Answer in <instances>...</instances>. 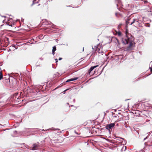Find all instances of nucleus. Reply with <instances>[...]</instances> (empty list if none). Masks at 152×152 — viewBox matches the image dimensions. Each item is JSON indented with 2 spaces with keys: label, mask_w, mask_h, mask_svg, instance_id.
Masks as SVG:
<instances>
[{
  "label": "nucleus",
  "mask_w": 152,
  "mask_h": 152,
  "mask_svg": "<svg viewBox=\"0 0 152 152\" xmlns=\"http://www.w3.org/2000/svg\"><path fill=\"white\" fill-rule=\"evenodd\" d=\"M126 37L125 38H122V42L124 45H126L129 44L128 46L126 48V50H131V48L133 46V37L131 34L127 33L126 32Z\"/></svg>",
  "instance_id": "nucleus-1"
},
{
  "label": "nucleus",
  "mask_w": 152,
  "mask_h": 152,
  "mask_svg": "<svg viewBox=\"0 0 152 152\" xmlns=\"http://www.w3.org/2000/svg\"><path fill=\"white\" fill-rule=\"evenodd\" d=\"M132 16H130L129 17H125V20H126V24L127 25H131L135 23L136 22L139 21L138 18H133V17Z\"/></svg>",
  "instance_id": "nucleus-2"
},
{
  "label": "nucleus",
  "mask_w": 152,
  "mask_h": 152,
  "mask_svg": "<svg viewBox=\"0 0 152 152\" xmlns=\"http://www.w3.org/2000/svg\"><path fill=\"white\" fill-rule=\"evenodd\" d=\"M115 124L114 123H110V124H107L106 125L105 128L110 132V130L112 129L114 126Z\"/></svg>",
  "instance_id": "nucleus-3"
},
{
  "label": "nucleus",
  "mask_w": 152,
  "mask_h": 152,
  "mask_svg": "<svg viewBox=\"0 0 152 152\" xmlns=\"http://www.w3.org/2000/svg\"><path fill=\"white\" fill-rule=\"evenodd\" d=\"M40 94L39 89L38 88L34 89L32 90V95L35 96Z\"/></svg>",
  "instance_id": "nucleus-4"
},
{
  "label": "nucleus",
  "mask_w": 152,
  "mask_h": 152,
  "mask_svg": "<svg viewBox=\"0 0 152 152\" xmlns=\"http://www.w3.org/2000/svg\"><path fill=\"white\" fill-rule=\"evenodd\" d=\"M99 66V65H97L96 66H92L91 67L90 69H89L88 71V73H87V75H90V74L91 72L93 70L95 69V68H96V67H98Z\"/></svg>",
  "instance_id": "nucleus-5"
},
{
  "label": "nucleus",
  "mask_w": 152,
  "mask_h": 152,
  "mask_svg": "<svg viewBox=\"0 0 152 152\" xmlns=\"http://www.w3.org/2000/svg\"><path fill=\"white\" fill-rule=\"evenodd\" d=\"M97 49L96 51H97L99 53H103L102 51L100 50L101 46L99 44H98L96 46Z\"/></svg>",
  "instance_id": "nucleus-6"
},
{
  "label": "nucleus",
  "mask_w": 152,
  "mask_h": 152,
  "mask_svg": "<svg viewBox=\"0 0 152 152\" xmlns=\"http://www.w3.org/2000/svg\"><path fill=\"white\" fill-rule=\"evenodd\" d=\"M119 139H120L121 140V142H121L122 143L123 145H125L126 143V141L125 140L124 138H118Z\"/></svg>",
  "instance_id": "nucleus-7"
},
{
  "label": "nucleus",
  "mask_w": 152,
  "mask_h": 152,
  "mask_svg": "<svg viewBox=\"0 0 152 152\" xmlns=\"http://www.w3.org/2000/svg\"><path fill=\"white\" fill-rule=\"evenodd\" d=\"M32 148L31 149L32 150H35L37 149V148L38 145L36 144H34L32 145Z\"/></svg>",
  "instance_id": "nucleus-8"
},
{
  "label": "nucleus",
  "mask_w": 152,
  "mask_h": 152,
  "mask_svg": "<svg viewBox=\"0 0 152 152\" xmlns=\"http://www.w3.org/2000/svg\"><path fill=\"white\" fill-rule=\"evenodd\" d=\"M78 78V77H74L73 78H72L69 79L66 81V82H68L70 81H72L75 80H77Z\"/></svg>",
  "instance_id": "nucleus-9"
},
{
  "label": "nucleus",
  "mask_w": 152,
  "mask_h": 152,
  "mask_svg": "<svg viewBox=\"0 0 152 152\" xmlns=\"http://www.w3.org/2000/svg\"><path fill=\"white\" fill-rule=\"evenodd\" d=\"M126 146H124V145H123L121 149V152L125 151L126 149Z\"/></svg>",
  "instance_id": "nucleus-10"
},
{
  "label": "nucleus",
  "mask_w": 152,
  "mask_h": 152,
  "mask_svg": "<svg viewBox=\"0 0 152 152\" xmlns=\"http://www.w3.org/2000/svg\"><path fill=\"white\" fill-rule=\"evenodd\" d=\"M121 0H116L115 2L116 3V6L118 7V4H119L120 3Z\"/></svg>",
  "instance_id": "nucleus-11"
},
{
  "label": "nucleus",
  "mask_w": 152,
  "mask_h": 152,
  "mask_svg": "<svg viewBox=\"0 0 152 152\" xmlns=\"http://www.w3.org/2000/svg\"><path fill=\"white\" fill-rule=\"evenodd\" d=\"M56 47L55 46H54L53 47V49H52V51H53H53L55 52V51H56Z\"/></svg>",
  "instance_id": "nucleus-12"
},
{
  "label": "nucleus",
  "mask_w": 152,
  "mask_h": 152,
  "mask_svg": "<svg viewBox=\"0 0 152 152\" xmlns=\"http://www.w3.org/2000/svg\"><path fill=\"white\" fill-rule=\"evenodd\" d=\"M38 2V1L37 2V3ZM37 2H36V0H33V3L31 5V6H33V5L36 3Z\"/></svg>",
  "instance_id": "nucleus-13"
},
{
  "label": "nucleus",
  "mask_w": 152,
  "mask_h": 152,
  "mask_svg": "<svg viewBox=\"0 0 152 152\" xmlns=\"http://www.w3.org/2000/svg\"><path fill=\"white\" fill-rule=\"evenodd\" d=\"M92 48L93 50L96 51L97 49L96 46V47L95 46L94 47H92Z\"/></svg>",
  "instance_id": "nucleus-14"
},
{
  "label": "nucleus",
  "mask_w": 152,
  "mask_h": 152,
  "mask_svg": "<svg viewBox=\"0 0 152 152\" xmlns=\"http://www.w3.org/2000/svg\"><path fill=\"white\" fill-rule=\"evenodd\" d=\"M115 137V139H117V140L119 141L120 142H121V140L120 139H119V138H120V137Z\"/></svg>",
  "instance_id": "nucleus-15"
},
{
  "label": "nucleus",
  "mask_w": 152,
  "mask_h": 152,
  "mask_svg": "<svg viewBox=\"0 0 152 152\" xmlns=\"http://www.w3.org/2000/svg\"><path fill=\"white\" fill-rule=\"evenodd\" d=\"M3 77V75L2 73H0V80L2 79Z\"/></svg>",
  "instance_id": "nucleus-16"
},
{
  "label": "nucleus",
  "mask_w": 152,
  "mask_h": 152,
  "mask_svg": "<svg viewBox=\"0 0 152 152\" xmlns=\"http://www.w3.org/2000/svg\"><path fill=\"white\" fill-rule=\"evenodd\" d=\"M118 36H121V33L120 31H118Z\"/></svg>",
  "instance_id": "nucleus-17"
},
{
  "label": "nucleus",
  "mask_w": 152,
  "mask_h": 152,
  "mask_svg": "<svg viewBox=\"0 0 152 152\" xmlns=\"http://www.w3.org/2000/svg\"><path fill=\"white\" fill-rule=\"evenodd\" d=\"M74 132L75 134H80V133L77 132L76 131H75V130Z\"/></svg>",
  "instance_id": "nucleus-18"
},
{
  "label": "nucleus",
  "mask_w": 152,
  "mask_h": 152,
  "mask_svg": "<svg viewBox=\"0 0 152 152\" xmlns=\"http://www.w3.org/2000/svg\"><path fill=\"white\" fill-rule=\"evenodd\" d=\"M42 37V36H39V39H42L43 37Z\"/></svg>",
  "instance_id": "nucleus-19"
},
{
  "label": "nucleus",
  "mask_w": 152,
  "mask_h": 152,
  "mask_svg": "<svg viewBox=\"0 0 152 152\" xmlns=\"http://www.w3.org/2000/svg\"><path fill=\"white\" fill-rule=\"evenodd\" d=\"M139 21H138L137 22H136V23H135L136 24V25L137 24H140V23L139 22Z\"/></svg>",
  "instance_id": "nucleus-20"
},
{
  "label": "nucleus",
  "mask_w": 152,
  "mask_h": 152,
  "mask_svg": "<svg viewBox=\"0 0 152 152\" xmlns=\"http://www.w3.org/2000/svg\"><path fill=\"white\" fill-rule=\"evenodd\" d=\"M52 53L53 54V55H54L55 53L54 51H52Z\"/></svg>",
  "instance_id": "nucleus-21"
},
{
  "label": "nucleus",
  "mask_w": 152,
  "mask_h": 152,
  "mask_svg": "<svg viewBox=\"0 0 152 152\" xmlns=\"http://www.w3.org/2000/svg\"><path fill=\"white\" fill-rule=\"evenodd\" d=\"M43 58L42 57H41L39 58V59L41 60H43Z\"/></svg>",
  "instance_id": "nucleus-22"
},
{
  "label": "nucleus",
  "mask_w": 152,
  "mask_h": 152,
  "mask_svg": "<svg viewBox=\"0 0 152 152\" xmlns=\"http://www.w3.org/2000/svg\"><path fill=\"white\" fill-rule=\"evenodd\" d=\"M55 60L56 61V62L57 63L58 62V60L56 58L55 59Z\"/></svg>",
  "instance_id": "nucleus-23"
},
{
  "label": "nucleus",
  "mask_w": 152,
  "mask_h": 152,
  "mask_svg": "<svg viewBox=\"0 0 152 152\" xmlns=\"http://www.w3.org/2000/svg\"><path fill=\"white\" fill-rule=\"evenodd\" d=\"M45 20L46 22H47L48 23V24H50V23H49V22H48V21L46 19Z\"/></svg>",
  "instance_id": "nucleus-24"
},
{
  "label": "nucleus",
  "mask_w": 152,
  "mask_h": 152,
  "mask_svg": "<svg viewBox=\"0 0 152 152\" xmlns=\"http://www.w3.org/2000/svg\"><path fill=\"white\" fill-rule=\"evenodd\" d=\"M149 68V69H150L151 71L152 72V68L150 67Z\"/></svg>",
  "instance_id": "nucleus-25"
},
{
  "label": "nucleus",
  "mask_w": 152,
  "mask_h": 152,
  "mask_svg": "<svg viewBox=\"0 0 152 152\" xmlns=\"http://www.w3.org/2000/svg\"><path fill=\"white\" fill-rule=\"evenodd\" d=\"M62 59V58H59L58 59V60L59 61H60V60H61V59Z\"/></svg>",
  "instance_id": "nucleus-26"
},
{
  "label": "nucleus",
  "mask_w": 152,
  "mask_h": 152,
  "mask_svg": "<svg viewBox=\"0 0 152 152\" xmlns=\"http://www.w3.org/2000/svg\"><path fill=\"white\" fill-rule=\"evenodd\" d=\"M17 133V131H14V134H15V133Z\"/></svg>",
  "instance_id": "nucleus-27"
},
{
  "label": "nucleus",
  "mask_w": 152,
  "mask_h": 152,
  "mask_svg": "<svg viewBox=\"0 0 152 152\" xmlns=\"http://www.w3.org/2000/svg\"><path fill=\"white\" fill-rule=\"evenodd\" d=\"M117 14H118V13H115V16H116L117 17H118V16H117Z\"/></svg>",
  "instance_id": "nucleus-28"
},
{
  "label": "nucleus",
  "mask_w": 152,
  "mask_h": 152,
  "mask_svg": "<svg viewBox=\"0 0 152 152\" xmlns=\"http://www.w3.org/2000/svg\"><path fill=\"white\" fill-rule=\"evenodd\" d=\"M121 25H122V24H120L118 25V27H120V26H121Z\"/></svg>",
  "instance_id": "nucleus-29"
},
{
  "label": "nucleus",
  "mask_w": 152,
  "mask_h": 152,
  "mask_svg": "<svg viewBox=\"0 0 152 152\" xmlns=\"http://www.w3.org/2000/svg\"><path fill=\"white\" fill-rule=\"evenodd\" d=\"M73 101L74 102H75V99H73Z\"/></svg>",
  "instance_id": "nucleus-30"
},
{
  "label": "nucleus",
  "mask_w": 152,
  "mask_h": 152,
  "mask_svg": "<svg viewBox=\"0 0 152 152\" xmlns=\"http://www.w3.org/2000/svg\"><path fill=\"white\" fill-rule=\"evenodd\" d=\"M147 137H146L145 138H144V140H145Z\"/></svg>",
  "instance_id": "nucleus-31"
},
{
  "label": "nucleus",
  "mask_w": 152,
  "mask_h": 152,
  "mask_svg": "<svg viewBox=\"0 0 152 152\" xmlns=\"http://www.w3.org/2000/svg\"><path fill=\"white\" fill-rule=\"evenodd\" d=\"M128 21V22H132V20H129Z\"/></svg>",
  "instance_id": "nucleus-32"
},
{
  "label": "nucleus",
  "mask_w": 152,
  "mask_h": 152,
  "mask_svg": "<svg viewBox=\"0 0 152 152\" xmlns=\"http://www.w3.org/2000/svg\"><path fill=\"white\" fill-rule=\"evenodd\" d=\"M34 44V42H31V44Z\"/></svg>",
  "instance_id": "nucleus-33"
},
{
  "label": "nucleus",
  "mask_w": 152,
  "mask_h": 152,
  "mask_svg": "<svg viewBox=\"0 0 152 152\" xmlns=\"http://www.w3.org/2000/svg\"><path fill=\"white\" fill-rule=\"evenodd\" d=\"M31 40V41L32 40H33V41H34V39H32Z\"/></svg>",
  "instance_id": "nucleus-34"
},
{
  "label": "nucleus",
  "mask_w": 152,
  "mask_h": 152,
  "mask_svg": "<svg viewBox=\"0 0 152 152\" xmlns=\"http://www.w3.org/2000/svg\"><path fill=\"white\" fill-rule=\"evenodd\" d=\"M40 66L39 65H36V67H37V66Z\"/></svg>",
  "instance_id": "nucleus-35"
},
{
  "label": "nucleus",
  "mask_w": 152,
  "mask_h": 152,
  "mask_svg": "<svg viewBox=\"0 0 152 152\" xmlns=\"http://www.w3.org/2000/svg\"><path fill=\"white\" fill-rule=\"evenodd\" d=\"M2 17H5V16H2Z\"/></svg>",
  "instance_id": "nucleus-36"
},
{
  "label": "nucleus",
  "mask_w": 152,
  "mask_h": 152,
  "mask_svg": "<svg viewBox=\"0 0 152 152\" xmlns=\"http://www.w3.org/2000/svg\"><path fill=\"white\" fill-rule=\"evenodd\" d=\"M9 26H12V25H9Z\"/></svg>",
  "instance_id": "nucleus-37"
},
{
  "label": "nucleus",
  "mask_w": 152,
  "mask_h": 152,
  "mask_svg": "<svg viewBox=\"0 0 152 152\" xmlns=\"http://www.w3.org/2000/svg\"><path fill=\"white\" fill-rule=\"evenodd\" d=\"M84 50V48H83V51Z\"/></svg>",
  "instance_id": "nucleus-38"
},
{
  "label": "nucleus",
  "mask_w": 152,
  "mask_h": 152,
  "mask_svg": "<svg viewBox=\"0 0 152 152\" xmlns=\"http://www.w3.org/2000/svg\"><path fill=\"white\" fill-rule=\"evenodd\" d=\"M40 88L41 87V86H39Z\"/></svg>",
  "instance_id": "nucleus-39"
},
{
  "label": "nucleus",
  "mask_w": 152,
  "mask_h": 152,
  "mask_svg": "<svg viewBox=\"0 0 152 152\" xmlns=\"http://www.w3.org/2000/svg\"><path fill=\"white\" fill-rule=\"evenodd\" d=\"M34 42H35V43L36 42V41H35Z\"/></svg>",
  "instance_id": "nucleus-40"
},
{
  "label": "nucleus",
  "mask_w": 152,
  "mask_h": 152,
  "mask_svg": "<svg viewBox=\"0 0 152 152\" xmlns=\"http://www.w3.org/2000/svg\"><path fill=\"white\" fill-rule=\"evenodd\" d=\"M67 104L69 105V104L68 103H67Z\"/></svg>",
  "instance_id": "nucleus-41"
},
{
  "label": "nucleus",
  "mask_w": 152,
  "mask_h": 152,
  "mask_svg": "<svg viewBox=\"0 0 152 152\" xmlns=\"http://www.w3.org/2000/svg\"><path fill=\"white\" fill-rule=\"evenodd\" d=\"M152 62V61H151V62H150V64H151V63Z\"/></svg>",
  "instance_id": "nucleus-42"
},
{
  "label": "nucleus",
  "mask_w": 152,
  "mask_h": 152,
  "mask_svg": "<svg viewBox=\"0 0 152 152\" xmlns=\"http://www.w3.org/2000/svg\"><path fill=\"white\" fill-rule=\"evenodd\" d=\"M39 5H40V4H38V6H39Z\"/></svg>",
  "instance_id": "nucleus-43"
}]
</instances>
